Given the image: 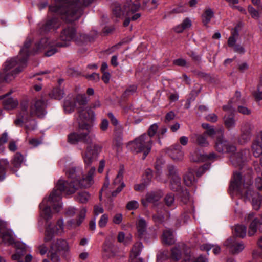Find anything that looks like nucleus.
Wrapping results in <instances>:
<instances>
[{
  "mask_svg": "<svg viewBox=\"0 0 262 262\" xmlns=\"http://www.w3.org/2000/svg\"><path fill=\"white\" fill-rule=\"evenodd\" d=\"M202 126L203 128L206 129V131L204 133V135H208L209 136L212 137L217 133L221 135L220 129L222 128L217 130H215L213 126H210L207 123H203Z\"/></svg>",
  "mask_w": 262,
  "mask_h": 262,
  "instance_id": "nucleus-35",
  "label": "nucleus"
},
{
  "mask_svg": "<svg viewBox=\"0 0 262 262\" xmlns=\"http://www.w3.org/2000/svg\"><path fill=\"white\" fill-rule=\"evenodd\" d=\"M247 151L243 150L231 156V160L233 165L240 166L246 160Z\"/></svg>",
  "mask_w": 262,
  "mask_h": 262,
  "instance_id": "nucleus-27",
  "label": "nucleus"
},
{
  "mask_svg": "<svg viewBox=\"0 0 262 262\" xmlns=\"http://www.w3.org/2000/svg\"><path fill=\"white\" fill-rule=\"evenodd\" d=\"M85 213V209H82L81 210L80 213L79 214L78 220L76 222L73 221V220L68 221L67 223V227L70 228H76L78 227L81 224L83 220L84 219Z\"/></svg>",
  "mask_w": 262,
  "mask_h": 262,
  "instance_id": "nucleus-30",
  "label": "nucleus"
},
{
  "mask_svg": "<svg viewBox=\"0 0 262 262\" xmlns=\"http://www.w3.org/2000/svg\"><path fill=\"white\" fill-rule=\"evenodd\" d=\"M176 117V114L173 111H170L166 114L165 116V122H168L173 120Z\"/></svg>",
  "mask_w": 262,
  "mask_h": 262,
  "instance_id": "nucleus-63",
  "label": "nucleus"
},
{
  "mask_svg": "<svg viewBox=\"0 0 262 262\" xmlns=\"http://www.w3.org/2000/svg\"><path fill=\"white\" fill-rule=\"evenodd\" d=\"M75 36V29L72 27H68L63 30L60 35V38L62 40L69 41L74 39Z\"/></svg>",
  "mask_w": 262,
  "mask_h": 262,
  "instance_id": "nucleus-26",
  "label": "nucleus"
},
{
  "mask_svg": "<svg viewBox=\"0 0 262 262\" xmlns=\"http://www.w3.org/2000/svg\"><path fill=\"white\" fill-rule=\"evenodd\" d=\"M252 150L255 157H259L262 154V145L260 142L255 141L252 146Z\"/></svg>",
  "mask_w": 262,
  "mask_h": 262,
  "instance_id": "nucleus-38",
  "label": "nucleus"
},
{
  "mask_svg": "<svg viewBox=\"0 0 262 262\" xmlns=\"http://www.w3.org/2000/svg\"><path fill=\"white\" fill-rule=\"evenodd\" d=\"M139 229H144L147 227V223L143 218H139L137 224Z\"/></svg>",
  "mask_w": 262,
  "mask_h": 262,
  "instance_id": "nucleus-61",
  "label": "nucleus"
},
{
  "mask_svg": "<svg viewBox=\"0 0 262 262\" xmlns=\"http://www.w3.org/2000/svg\"><path fill=\"white\" fill-rule=\"evenodd\" d=\"M203 159V156L199 153L198 150H195L190 155V160L192 161L198 162Z\"/></svg>",
  "mask_w": 262,
  "mask_h": 262,
  "instance_id": "nucleus-50",
  "label": "nucleus"
},
{
  "mask_svg": "<svg viewBox=\"0 0 262 262\" xmlns=\"http://www.w3.org/2000/svg\"><path fill=\"white\" fill-rule=\"evenodd\" d=\"M114 245L112 241L106 240L104 244L103 250L106 256H110L113 252Z\"/></svg>",
  "mask_w": 262,
  "mask_h": 262,
  "instance_id": "nucleus-39",
  "label": "nucleus"
},
{
  "mask_svg": "<svg viewBox=\"0 0 262 262\" xmlns=\"http://www.w3.org/2000/svg\"><path fill=\"white\" fill-rule=\"evenodd\" d=\"M108 221V216L106 214H103L101 216L99 221V226L100 228H104Z\"/></svg>",
  "mask_w": 262,
  "mask_h": 262,
  "instance_id": "nucleus-57",
  "label": "nucleus"
},
{
  "mask_svg": "<svg viewBox=\"0 0 262 262\" xmlns=\"http://www.w3.org/2000/svg\"><path fill=\"white\" fill-rule=\"evenodd\" d=\"M201 250H206L207 251H209L211 249H212L213 252L214 254H219L221 252V248L218 245H212L211 244H203L200 247Z\"/></svg>",
  "mask_w": 262,
  "mask_h": 262,
  "instance_id": "nucleus-37",
  "label": "nucleus"
},
{
  "mask_svg": "<svg viewBox=\"0 0 262 262\" xmlns=\"http://www.w3.org/2000/svg\"><path fill=\"white\" fill-rule=\"evenodd\" d=\"M64 94L62 90L59 88H55L53 89L52 92L50 94V96L55 99L60 100L63 98Z\"/></svg>",
  "mask_w": 262,
  "mask_h": 262,
  "instance_id": "nucleus-42",
  "label": "nucleus"
},
{
  "mask_svg": "<svg viewBox=\"0 0 262 262\" xmlns=\"http://www.w3.org/2000/svg\"><path fill=\"white\" fill-rule=\"evenodd\" d=\"M96 169L94 166L91 167L85 177L83 178L82 180L77 182L76 184L72 185L69 184V187L65 186V182L59 180L56 184V188L59 189V192L56 194L55 199L56 201L60 199V194L61 192H65L67 194H71L74 193L80 187H89L93 183V176L94 175Z\"/></svg>",
  "mask_w": 262,
  "mask_h": 262,
  "instance_id": "nucleus-6",
  "label": "nucleus"
},
{
  "mask_svg": "<svg viewBox=\"0 0 262 262\" xmlns=\"http://www.w3.org/2000/svg\"><path fill=\"white\" fill-rule=\"evenodd\" d=\"M91 0H56L54 5L50 6V11L62 15L69 22L78 19L82 14L84 7L91 3Z\"/></svg>",
  "mask_w": 262,
  "mask_h": 262,
  "instance_id": "nucleus-2",
  "label": "nucleus"
},
{
  "mask_svg": "<svg viewBox=\"0 0 262 262\" xmlns=\"http://www.w3.org/2000/svg\"><path fill=\"white\" fill-rule=\"evenodd\" d=\"M139 207V203L135 200H132L127 203L126 204V208L128 210H134Z\"/></svg>",
  "mask_w": 262,
  "mask_h": 262,
  "instance_id": "nucleus-53",
  "label": "nucleus"
},
{
  "mask_svg": "<svg viewBox=\"0 0 262 262\" xmlns=\"http://www.w3.org/2000/svg\"><path fill=\"white\" fill-rule=\"evenodd\" d=\"M23 161V155L20 153H16L14 157L12 163L15 167H18L20 166Z\"/></svg>",
  "mask_w": 262,
  "mask_h": 262,
  "instance_id": "nucleus-49",
  "label": "nucleus"
},
{
  "mask_svg": "<svg viewBox=\"0 0 262 262\" xmlns=\"http://www.w3.org/2000/svg\"><path fill=\"white\" fill-rule=\"evenodd\" d=\"M9 164L6 159L0 160V181H3L5 178V169Z\"/></svg>",
  "mask_w": 262,
  "mask_h": 262,
  "instance_id": "nucleus-41",
  "label": "nucleus"
},
{
  "mask_svg": "<svg viewBox=\"0 0 262 262\" xmlns=\"http://www.w3.org/2000/svg\"><path fill=\"white\" fill-rule=\"evenodd\" d=\"M223 245L233 254L239 253L245 248L244 244L242 243L237 242L234 237H230L227 238L224 242Z\"/></svg>",
  "mask_w": 262,
  "mask_h": 262,
  "instance_id": "nucleus-15",
  "label": "nucleus"
},
{
  "mask_svg": "<svg viewBox=\"0 0 262 262\" xmlns=\"http://www.w3.org/2000/svg\"><path fill=\"white\" fill-rule=\"evenodd\" d=\"M237 34H238L237 31H235L234 33L233 34V35L229 38V39L228 41V43L229 46H231V47L234 46V47L235 43L236 42V39H235V36L237 35Z\"/></svg>",
  "mask_w": 262,
  "mask_h": 262,
  "instance_id": "nucleus-60",
  "label": "nucleus"
},
{
  "mask_svg": "<svg viewBox=\"0 0 262 262\" xmlns=\"http://www.w3.org/2000/svg\"><path fill=\"white\" fill-rule=\"evenodd\" d=\"M153 220L156 224H160L163 223L164 217L161 214H157L153 215Z\"/></svg>",
  "mask_w": 262,
  "mask_h": 262,
  "instance_id": "nucleus-56",
  "label": "nucleus"
},
{
  "mask_svg": "<svg viewBox=\"0 0 262 262\" xmlns=\"http://www.w3.org/2000/svg\"><path fill=\"white\" fill-rule=\"evenodd\" d=\"M8 141V134L7 132L4 133L0 138V152H3L5 148L3 144L6 143Z\"/></svg>",
  "mask_w": 262,
  "mask_h": 262,
  "instance_id": "nucleus-52",
  "label": "nucleus"
},
{
  "mask_svg": "<svg viewBox=\"0 0 262 262\" xmlns=\"http://www.w3.org/2000/svg\"><path fill=\"white\" fill-rule=\"evenodd\" d=\"M182 253L185 255L184 261H190L191 256L189 248L184 243H180L172 248L171 250V257L175 260H179L182 256Z\"/></svg>",
  "mask_w": 262,
  "mask_h": 262,
  "instance_id": "nucleus-13",
  "label": "nucleus"
},
{
  "mask_svg": "<svg viewBox=\"0 0 262 262\" xmlns=\"http://www.w3.org/2000/svg\"><path fill=\"white\" fill-rule=\"evenodd\" d=\"M152 142L151 139L146 134H143L135 140L129 143L128 147L135 152H144L143 159L145 158L151 150Z\"/></svg>",
  "mask_w": 262,
  "mask_h": 262,
  "instance_id": "nucleus-9",
  "label": "nucleus"
},
{
  "mask_svg": "<svg viewBox=\"0 0 262 262\" xmlns=\"http://www.w3.org/2000/svg\"><path fill=\"white\" fill-rule=\"evenodd\" d=\"M12 92H10L5 95L0 96V100L3 99L2 103L6 109H13L16 108L18 105V101L17 99L7 97Z\"/></svg>",
  "mask_w": 262,
  "mask_h": 262,
  "instance_id": "nucleus-20",
  "label": "nucleus"
},
{
  "mask_svg": "<svg viewBox=\"0 0 262 262\" xmlns=\"http://www.w3.org/2000/svg\"><path fill=\"white\" fill-rule=\"evenodd\" d=\"M192 139L195 140L197 144L200 146L206 147L209 145V143L204 134H194L192 136Z\"/></svg>",
  "mask_w": 262,
  "mask_h": 262,
  "instance_id": "nucleus-32",
  "label": "nucleus"
},
{
  "mask_svg": "<svg viewBox=\"0 0 262 262\" xmlns=\"http://www.w3.org/2000/svg\"><path fill=\"white\" fill-rule=\"evenodd\" d=\"M25 64L20 63V58H11L7 60L4 64L2 72H0V87L5 83H8L13 80L15 77L26 67Z\"/></svg>",
  "mask_w": 262,
  "mask_h": 262,
  "instance_id": "nucleus-5",
  "label": "nucleus"
},
{
  "mask_svg": "<svg viewBox=\"0 0 262 262\" xmlns=\"http://www.w3.org/2000/svg\"><path fill=\"white\" fill-rule=\"evenodd\" d=\"M253 214L250 213L246 218L248 222H250V229H257L262 228V216L260 218H255L253 220Z\"/></svg>",
  "mask_w": 262,
  "mask_h": 262,
  "instance_id": "nucleus-23",
  "label": "nucleus"
},
{
  "mask_svg": "<svg viewBox=\"0 0 262 262\" xmlns=\"http://www.w3.org/2000/svg\"><path fill=\"white\" fill-rule=\"evenodd\" d=\"M90 198V195L86 191L79 192L77 196V200L81 203L86 202Z\"/></svg>",
  "mask_w": 262,
  "mask_h": 262,
  "instance_id": "nucleus-47",
  "label": "nucleus"
},
{
  "mask_svg": "<svg viewBox=\"0 0 262 262\" xmlns=\"http://www.w3.org/2000/svg\"><path fill=\"white\" fill-rule=\"evenodd\" d=\"M65 171L67 176L69 178L72 179L70 182H67L62 179L59 180L65 182V186L69 187V184H72V185L76 184L82 174V171L81 168L76 167L73 165L67 168Z\"/></svg>",
  "mask_w": 262,
  "mask_h": 262,
  "instance_id": "nucleus-14",
  "label": "nucleus"
},
{
  "mask_svg": "<svg viewBox=\"0 0 262 262\" xmlns=\"http://www.w3.org/2000/svg\"><path fill=\"white\" fill-rule=\"evenodd\" d=\"M157 6V3L155 0H147L143 2V7L148 10L155 9Z\"/></svg>",
  "mask_w": 262,
  "mask_h": 262,
  "instance_id": "nucleus-45",
  "label": "nucleus"
},
{
  "mask_svg": "<svg viewBox=\"0 0 262 262\" xmlns=\"http://www.w3.org/2000/svg\"><path fill=\"white\" fill-rule=\"evenodd\" d=\"M132 236L128 232L121 231L119 232L118 235V240L119 242L123 243L125 245L128 244L130 243Z\"/></svg>",
  "mask_w": 262,
  "mask_h": 262,
  "instance_id": "nucleus-31",
  "label": "nucleus"
},
{
  "mask_svg": "<svg viewBox=\"0 0 262 262\" xmlns=\"http://www.w3.org/2000/svg\"><path fill=\"white\" fill-rule=\"evenodd\" d=\"M2 231L0 230V237L5 243L8 245L14 244L15 246H17V245L19 244L15 242L13 235L8 230H5V232H2Z\"/></svg>",
  "mask_w": 262,
  "mask_h": 262,
  "instance_id": "nucleus-25",
  "label": "nucleus"
},
{
  "mask_svg": "<svg viewBox=\"0 0 262 262\" xmlns=\"http://www.w3.org/2000/svg\"><path fill=\"white\" fill-rule=\"evenodd\" d=\"M77 106L75 102V99L71 96H68L66 99L63 105L64 111L66 114L72 113Z\"/></svg>",
  "mask_w": 262,
  "mask_h": 262,
  "instance_id": "nucleus-22",
  "label": "nucleus"
},
{
  "mask_svg": "<svg viewBox=\"0 0 262 262\" xmlns=\"http://www.w3.org/2000/svg\"><path fill=\"white\" fill-rule=\"evenodd\" d=\"M220 132L221 136L217 137L215 141V148L216 151L220 153H233L236 150V147L224 139L223 128H221Z\"/></svg>",
  "mask_w": 262,
  "mask_h": 262,
  "instance_id": "nucleus-12",
  "label": "nucleus"
},
{
  "mask_svg": "<svg viewBox=\"0 0 262 262\" xmlns=\"http://www.w3.org/2000/svg\"><path fill=\"white\" fill-rule=\"evenodd\" d=\"M124 169L123 168H121L118 172V174L115 178V180L113 182V185L114 186H119L121 185V183H123L122 182V179L123 176Z\"/></svg>",
  "mask_w": 262,
  "mask_h": 262,
  "instance_id": "nucleus-46",
  "label": "nucleus"
},
{
  "mask_svg": "<svg viewBox=\"0 0 262 262\" xmlns=\"http://www.w3.org/2000/svg\"><path fill=\"white\" fill-rule=\"evenodd\" d=\"M57 235L56 230H46L45 233L44 241L50 242Z\"/></svg>",
  "mask_w": 262,
  "mask_h": 262,
  "instance_id": "nucleus-44",
  "label": "nucleus"
},
{
  "mask_svg": "<svg viewBox=\"0 0 262 262\" xmlns=\"http://www.w3.org/2000/svg\"><path fill=\"white\" fill-rule=\"evenodd\" d=\"M250 184V182L247 183L245 182L240 173L235 172L229 190L232 195L235 194L242 195L244 189H246L244 197L245 200H249L251 202L254 209L257 210L261 205V196L258 193L254 192L248 188Z\"/></svg>",
  "mask_w": 262,
  "mask_h": 262,
  "instance_id": "nucleus-4",
  "label": "nucleus"
},
{
  "mask_svg": "<svg viewBox=\"0 0 262 262\" xmlns=\"http://www.w3.org/2000/svg\"><path fill=\"white\" fill-rule=\"evenodd\" d=\"M50 249L52 250L66 254L69 251V246L66 240L57 239L52 242L50 246Z\"/></svg>",
  "mask_w": 262,
  "mask_h": 262,
  "instance_id": "nucleus-18",
  "label": "nucleus"
},
{
  "mask_svg": "<svg viewBox=\"0 0 262 262\" xmlns=\"http://www.w3.org/2000/svg\"><path fill=\"white\" fill-rule=\"evenodd\" d=\"M80 131L79 133L73 132L68 135V142L70 144H77L82 141L89 144L86 151L82 154V157L85 166H89L98 159L99 154L101 152L102 147L97 144H90L95 135L92 133V127L84 122H79Z\"/></svg>",
  "mask_w": 262,
  "mask_h": 262,
  "instance_id": "nucleus-1",
  "label": "nucleus"
},
{
  "mask_svg": "<svg viewBox=\"0 0 262 262\" xmlns=\"http://www.w3.org/2000/svg\"><path fill=\"white\" fill-rule=\"evenodd\" d=\"M40 46L42 45H46V47L42 49V50L45 49H48L45 53L46 56L48 57L54 55L57 52V50L55 47V46L63 47L66 46V43H56L54 41H49L46 37L41 38L40 40Z\"/></svg>",
  "mask_w": 262,
  "mask_h": 262,
  "instance_id": "nucleus-16",
  "label": "nucleus"
},
{
  "mask_svg": "<svg viewBox=\"0 0 262 262\" xmlns=\"http://www.w3.org/2000/svg\"><path fill=\"white\" fill-rule=\"evenodd\" d=\"M169 156L174 160L181 161L184 157L182 147L179 144H175L167 149Z\"/></svg>",
  "mask_w": 262,
  "mask_h": 262,
  "instance_id": "nucleus-19",
  "label": "nucleus"
},
{
  "mask_svg": "<svg viewBox=\"0 0 262 262\" xmlns=\"http://www.w3.org/2000/svg\"><path fill=\"white\" fill-rule=\"evenodd\" d=\"M158 128V126L157 124L151 125L148 129V134L147 135L151 138V137L154 136L156 133Z\"/></svg>",
  "mask_w": 262,
  "mask_h": 262,
  "instance_id": "nucleus-55",
  "label": "nucleus"
},
{
  "mask_svg": "<svg viewBox=\"0 0 262 262\" xmlns=\"http://www.w3.org/2000/svg\"><path fill=\"white\" fill-rule=\"evenodd\" d=\"M59 192V189L55 186V189L50 194L48 200H44L39 205L40 209V215L41 218L43 219L46 220L47 224L50 226V224L48 223V221L50 220L53 216V213L51 211L50 205H53L54 209L57 212L59 211L60 209L61 208L62 205L60 202L61 200V194H60V199L56 201L55 198L56 194Z\"/></svg>",
  "mask_w": 262,
  "mask_h": 262,
  "instance_id": "nucleus-8",
  "label": "nucleus"
},
{
  "mask_svg": "<svg viewBox=\"0 0 262 262\" xmlns=\"http://www.w3.org/2000/svg\"><path fill=\"white\" fill-rule=\"evenodd\" d=\"M140 8L139 3H135L132 0H127L122 7L117 5L113 9V14L117 17H121L125 15L127 17L123 23V26L127 27L129 25L130 20H136L141 17V14L136 12Z\"/></svg>",
  "mask_w": 262,
  "mask_h": 262,
  "instance_id": "nucleus-7",
  "label": "nucleus"
},
{
  "mask_svg": "<svg viewBox=\"0 0 262 262\" xmlns=\"http://www.w3.org/2000/svg\"><path fill=\"white\" fill-rule=\"evenodd\" d=\"M243 103L244 102L240 103L239 102H238L236 104L237 106V111L243 115H250L251 112V110L247 108L245 105H243Z\"/></svg>",
  "mask_w": 262,
  "mask_h": 262,
  "instance_id": "nucleus-43",
  "label": "nucleus"
},
{
  "mask_svg": "<svg viewBox=\"0 0 262 262\" xmlns=\"http://www.w3.org/2000/svg\"><path fill=\"white\" fill-rule=\"evenodd\" d=\"M108 127V121L106 119H103L100 125V127L101 130L106 131Z\"/></svg>",
  "mask_w": 262,
  "mask_h": 262,
  "instance_id": "nucleus-64",
  "label": "nucleus"
},
{
  "mask_svg": "<svg viewBox=\"0 0 262 262\" xmlns=\"http://www.w3.org/2000/svg\"><path fill=\"white\" fill-rule=\"evenodd\" d=\"M248 11L252 18L254 19H257L259 17V13L258 11L255 10L252 6H249L248 7Z\"/></svg>",
  "mask_w": 262,
  "mask_h": 262,
  "instance_id": "nucleus-58",
  "label": "nucleus"
},
{
  "mask_svg": "<svg viewBox=\"0 0 262 262\" xmlns=\"http://www.w3.org/2000/svg\"><path fill=\"white\" fill-rule=\"evenodd\" d=\"M142 244L140 242L136 243L131 250L130 253V259L133 260L134 258H135L137 256H138L142 249Z\"/></svg>",
  "mask_w": 262,
  "mask_h": 262,
  "instance_id": "nucleus-34",
  "label": "nucleus"
},
{
  "mask_svg": "<svg viewBox=\"0 0 262 262\" xmlns=\"http://www.w3.org/2000/svg\"><path fill=\"white\" fill-rule=\"evenodd\" d=\"M165 203L169 207L174 206V196L172 193L167 194L164 198Z\"/></svg>",
  "mask_w": 262,
  "mask_h": 262,
  "instance_id": "nucleus-48",
  "label": "nucleus"
},
{
  "mask_svg": "<svg viewBox=\"0 0 262 262\" xmlns=\"http://www.w3.org/2000/svg\"><path fill=\"white\" fill-rule=\"evenodd\" d=\"M242 134L239 139L241 144H244L250 138V125L248 123H244L241 128Z\"/></svg>",
  "mask_w": 262,
  "mask_h": 262,
  "instance_id": "nucleus-21",
  "label": "nucleus"
},
{
  "mask_svg": "<svg viewBox=\"0 0 262 262\" xmlns=\"http://www.w3.org/2000/svg\"><path fill=\"white\" fill-rule=\"evenodd\" d=\"M214 13L211 9L208 8L205 10L202 15L203 23L204 25L208 24L213 17Z\"/></svg>",
  "mask_w": 262,
  "mask_h": 262,
  "instance_id": "nucleus-40",
  "label": "nucleus"
},
{
  "mask_svg": "<svg viewBox=\"0 0 262 262\" xmlns=\"http://www.w3.org/2000/svg\"><path fill=\"white\" fill-rule=\"evenodd\" d=\"M85 77L88 80L94 82H97L100 79L99 74L96 73H93L90 75H86Z\"/></svg>",
  "mask_w": 262,
  "mask_h": 262,
  "instance_id": "nucleus-54",
  "label": "nucleus"
},
{
  "mask_svg": "<svg viewBox=\"0 0 262 262\" xmlns=\"http://www.w3.org/2000/svg\"><path fill=\"white\" fill-rule=\"evenodd\" d=\"M57 23V19L55 18H53L47 21L45 24H42L40 27V32L41 33H46L50 30L57 28L56 24Z\"/></svg>",
  "mask_w": 262,
  "mask_h": 262,
  "instance_id": "nucleus-28",
  "label": "nucleus"
},
{
  "mask_svg": "<svg viewBox=\"0 0 262 262\" xmlns=\"http://www.w3.org/2000/svg\"><path fill=\"white\" fill-rule=\"evenodd\" d=\"M184 181L188 186L193 185L195 184V179L193 172L191 169H189L184 176Z\"/></svg>",
  "mask_w": 262,
  "mask_h": 262,
  "instance_id": "nucleus-33",
  "label": "nucleus"
},
{
  "mask_svg": "<svg viewBox=\"0 0 262 262\" xmlns=\"http://www.w3.org/2000/svg\"><path fill=\"white\" fill-rule=\"evenodd\" d=\"M40 44L39 41L34 45L32 43V39L31 38H27L25 41L18 55L20 58V63L25 64V63H27L28 57L30 55L41 51L42 49L46 47V45H42L40 46Z\"/></svg>",
  "mask_w": 262,
  "mask_h": 262,
  "instance_id": "nucleus-10",
  "label": "nucleus"
},
{
  "mask_svg": "<svg viewBox=\"0 0 262 262\" xmlns=\"http://www.w3.org/2000/svg\"><path fill=\"white\" fill-rule=\"evenodd\" d=\"M37 249L39 251V253L41 255L46 254L48 250V247L45 244H40L37 247Z\"/></svg>",
  "mask_w": 262,
  "mask_h": 262,
  "instance_id": "nucleus-59",
  "label": "nucleus"
},
{
  "mask_svg": "<svg viewBox=\"0 0 262 262\" xmlns=\"http://www.w3.org/2000/svg\"><path fill=\"white\" fill-rule=\"evenodd\" d=\"M224 124L228 130L233 129L236 125V120L233 116H225L224 118Z\"/></svg>",
  "mask_w": 262,
  "mask_h": 262,
  "instance_id": "nucleus-36",
  "label": "nucleus"
},
{
  "mask_svg": "<svg viewBox=\"0 0 262 262\" xmlns=\"http://www.w3.org/2000/svg\"><path fill=\"white\" fill-rule=\"evenodd\" d=\"M168 173L172 189L178 191L180 189L181 178L178 174L175 167L173 166H169Z\"/></svg>",
  "mask_w": 262,
  "mask_h": 262,
  "instance_id": "nucleus-17",
  "label": "nucleus"
},
{
  "mask_svg": "<svg viewBox=\"0 0 262 262\" xmlns=\"http://www.w3.org/2000/svg\"><path fill=\"white\" fill-rule=\"evenodd\" d=\"M16 247L17 248V251L12 256V259L17 261V262H24L22 257L26 253V245L25 244H19Z\"/></svg>",
  "mask_w": 262,
  "mask_h": 262,
  "instance_id": "nucleus-24",
  "label": "nucleus"
},
{
  "mask_svg": "<svg viewBox=\"0 0 262 262\" xmlns=\"http://www.w3.org/2000/svg\"><path fill=\"white\" fill-rule=\"evenodd\" d=\"M49 253L50 258L52 262H60V258L58 254V252L52 250L50 249Z\"/></svg>",
  "mask_w": 262,
  "mask_h": 262,
  "instance_id": "nucleus-51",
  "label": "nucleus"
},
{
  "mask_svg": "<svg viewBox=\"0 0 262 262\" xmlns=\"http://www.w3.org/2000/svg\"><path fill=\"white\" fill-rule=\"evenodd\" d=\"M173 64L178 66H181V67H186L187 66V63L186 61L182 58L178 59L176 60H174L173 61Z\"/></svg>",
  "mask_w": 262,
  "mask_h": 262,
  "instance_id": "nucleus-62",
  "label": "nucleus"
},
{
  "mask_svg": "<svg viewBox=\"0 0 262 262\" xmlns=\"http://www.w3.org/2000/svg\"><path fill=\"white\" fill-rule=\"evenodd\" d=\"M75 99L77 103L78 112L79 113V121L84 122L87 120L93 121L95 119V113L91 110H84L83 106H85L88 101V98L84 94H77Z\"/></svg>",
  "mask_w": 262,
  "mask_h": 262,
  "instance_id": "nucleus-11",
  "label": "nucleus"
},
{
  "mask_svg": "<svg viewBox=\"0 0 262 262\" xmlns=\"http://www.w3.org/2000/svg\"><path fill=\"white\" fill-rule=\"evenodd\" d=\"M28 103L27 101H23L20 104V112L14 123L16 126H21L25 124L28 130H32L36 128V122L34 120H30V116H36L38 117H43L46 113L45 111V102L42 99L34 101L30 107V113L27 111Z\"/></svg>",
  "mask_w": 262,
  "mask_h": 262,
  "instance_id": "nucleus-3",
  "label": "nucleus"
},
{
  "mask_svg": "<svg viewBox=\"0 0 262 262\" xmlns=\"http://www.w3.org/2000/svg\"><path fill=\"white\" fill-rule=\"evenodd\" d=\"M162 241L163 244L170 245L175 243V238L172 230H164L162 236Z\"/></svg>",
  "mask_w": 262,
  "mask_h": 262,
  "instance_id": "nucleus-29",
  "label": "nucleus"
}]
</instances>
